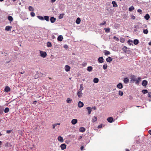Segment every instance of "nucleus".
Here are the masks:
<instances>
[{"label": "nucleus", "mask_w": 151, "mask_h": 151, "mask_svg": "<svg viewBox=\"0 0 151 151\" xmlns=\"http://www.w3.org/2000/svg\"><path fill=\"white\" fill-rule=\"evenodd\" d=\"M131 82L134 83V82H135V84L137 85H138L139 83L141 80V77H138L137 78V76L134 75H131Z\"/></svg>", "instance_id": "f257e3e1"}, {"label": "nucleus", "mask_w": 151, "mask_h": 151, "mask_svg": "<svg viewBox=\"0 0 151 151\" xmlns=\"http://www.w3.org/2000/svg\"><path fill=\"white\" fill-rule=\"evenodd\" d=\"M122 50L124 51V52L129 54L131 51L129 50V48H128L125 46H124L122 48Z\"/></svg>", "instance_id": "f03ea898"}, {"label": "nucleus", "mask_w": 151, "mask_h": 151, "mask_svg": "<svg viewBox=\"0 0 151 151\" xmlns=\"http://www.w3.org/2000/svg\"><path fill=\"white\" fill-rule=\"evenodd\" d=\"M40 56H41L42 58H45L47 55V53L45 52L41 51H40Z\"/></svg>", "instance_id": "7ed1b4c3"}, {"label": "nucleus", "mask_w": 151, "mask_h": 151, "mask_svg": "<svg viewBox=\"0 0 151 151\" xmlns=\"http://www.w3.org/2000/svg\"><path fill=\"white\" fill-rule=\"evenodd\" d=\"M107 120L108 121V122L109 123H112L114 122V118L112 117H110L108 118Z\"/></svg>", "instance_id": "20e7f679"}, {"label": "nucleus", "mask_w": 151, "mask_h": 151, "mask_svg": "<svg viewBox=\"0 0 151 151\" xmlns=\"http://www.w3.org/2000/svg\"><path fill=\"white\" fill-rule=\"evenodd\" d=\"M148 82L146 80H144L142 81V85L143 86H146Z\"/></svg>", "instance_id": "39448f33"}, {"label": "nucleus", "mask_w": 151, "mask_h": 151, "mask_svg": "<svg viewBox=\"0 0 151 151\" xmlns=\"http://www.w3.org/2000/svg\"><path fill=\"white\" fill-rule=\"evenodd\" d=\"M70 67L68 65H66L65 67V69L66 72H68L70 71Z\"/></svg>", "instance_id": "423d86ee"}, {"label": "nucleus", "mask_w": 151, "mask_h": 151, "mask_svg": "<svg viewBox=\"0 0 151 151\" xmlns=\"http://www.w3.org/2000/svg\"><path fill=\"white\" fill-rule=\"evenodd\" d=\"M104 59L102 57H100L98 59V62L100 63H102L104 62Z\"/></svg>", "instance_id": "0eeeda50"}, {"label": "nucleus", "mask_w": 151, "mask_h": 151, "mask_svg": "<svg viewBox=\"0 0 151 151\" xmlns=\"http://www.w3.org/2000/svg\"><path fill=\"white\" fill-rule=\"evenodd\" d=\"M84 105V104L83 102H81V101H79L78 104V105L79 107L81 108Z\"/></svg>", "instance_id": "6e6552de"}, {"label": "nucleus", "mask_w": 151, "mask_h": 151, "mask_svg": "<svg viewBox=\"0 0 151 151\" xmlns=\"http://www.w3.org/2000/svg\"><path fill=\"white\" fill-rule=\"evenodd\" d=\"M56 19L53 17H51L50 18V21L52 23H54Z\"/></svg>", "instance_id": "1a4fd4ad"}, {"label": "nucleus", "mask_w": 151, "mask_h": 151, "mask_svg": "<svg viewBox=\"0 0 151 151\" xmlns=\"http://www.w3.org/2000/svg\"><path fill=\"white\" fill-rule=\"evenodd\" d=\"M12 28V27L11 26H6L5 27V30L7 31H10L11 30V28Z\"/></svg>", "instance_id": "9d476101"}, {"label": "nucleus", "mask_w": 151, "mask_h": 151, "mask_svg": "<svg viewBox=\"0 0 151 151\" xmlns=\"http://www.w3.org/2000/svg\"><path fill=\"white\" fill-rule=\"evenodd\" d=\"M60 147L62 150H64L66 148V145L65 144H62L60 145Z\"/></svg>", "instance_id": "9b49d317"}, {"label": "nucleus", "mask_w": 151, "mask_h": 151, "mask_svg": "<svg viewBox=\"0 0 151 151\" xmlns=\"http://www.w3.org/2000/svg\"><path fill=\"white\" fill-rule=\"evenodd\" d=\"M78 122V120L76 119H73L71 121V123L73 125L75 124Z\"/></svg>", "instance_id": "f8f14e48"}, {"label": "nucleus", "mask_w": 151, "mask_h": 151, "mask_svg": "<svg viewBox=\"0 0 151 151\" xmlns=\"http://www.w3.org/2000/svg\"><path fill=\"white\" fill-rule=\"evenodd\" d=\"M117 87L119 89H122L123 88L122 84L121 83H119L117 85Z\"/></svg>", "instance_id": "ddd939ff"}, {"label": "nucleus", "mask_w": 151, "mask_h": 151, "mask_svg": "<svg viewBox=\"0 0 151 151\" xmlns=\"http://www.w3.org/2000/svg\"><path fill=\"white\" fill-rule=\"evenodd\" d=\"M10 91V88L8 86H6L5 89H4V91L6 92H8Z\"/></svg>", "instance_id": "4468645a"}, {"label": "nucleus", "mask_w": 151, "mask_h": 151, "mask_svg": "<svg viewBox=\"0 0 151 151\" xmlns=\"http://www.w3.org/2000/svg\"><path fill=\"white\" fill-rule=\"evenodd\" d=\"M124 83L125 84H127L129 83V80L127 78H125L123 80Z\"/></svg>", "instance_id": "2eb2a0df"}, {"label": "nucleus", "mask_w": 151, "mask_h": 151, "mask_svg": "<svg viewBox=\"0 0 151 151\" xmlns=\"http://www.w3.org/2000/svg\"><path fill=\"white\" fill-rule=\"evenodd\" d=\"M86 109L88 110V114H90L91 113V111L92 110L91 108L90 107H88L86 108Z\"/></svg>", "instance_id": "dca6fc26"}, {"label": "nucleus", "mask_w": 151, "mask_h": 151, "mask_svg": "<svg viewBox=\"0 0 151 151\" xmlns=\"http://www.w3.org/2000/svg\"><path fill=\"white\" fill-rule=\"evenodd\" d=\"M63 39V37L62 35H60L58 37L57 39L58 41H61Z\"/></svg>", "instance_id": "f3484780"}, {"label": "nucleus", "mask_w": 151, "mask_h": 151, "mask_svg": "<svg viewBox=\"0 0 151 151\" xmlns=\"http://www.w3.org/2000/svg\"><path fill=\"white\" fill-rule=\"evenodd\" d=\"M113 59L111 58L110 57H109L106 59V61L110 63V62Z\"/></svg>", "instance_id": "a211bd4d"}, {"label": "nucleus", "mask_w": 151, "mask_h": 151, "mask_svg": "<svg viewBox=\"0 0 151 151\" xmlns=\"http://www.w3.org/2000/svg\"><path fill=\"white\" fill-rule=\"evenodd\" d=\"M58 140L61 142H63V137L60 136L58 137Z\"/></svg>", "instance_id": "6ab92c4d"}, {"label": "nucleus", "mask_w": 151, "mask_h": 151, "mask_svg": "<svg viewBox=\"0 0 151 151\" xmlns=\"http://www.w3.org/2000/svg\"><path fill=\"white\" fill-rule=\"evenodd\" d=\"M133 43L135 45H137L139 43V41L137 39H134V40Z\"/></svg>", "instance_id": "aec40b11"}, {"label": "nucleus", "mask_w": 151, "mask_h": 151, "mask_svg": "<svg viewBox=\"0 0 151 151\" xmlns=\"http://www.w3.org/2000/svg\"><path fill=\"white\" fill-rule=\"evenodd\" d=\"M144 17L146 20H148L150 18V16L148 14H147L144 16Z\"/></svg>", "instance_id": "412c9836"}, {"label": "nucleus", "mask_w": 151, "mask_h": 151, "mask_svg": "<svg viewBox=\"0 0 151 151\" xmlns=\"http://www.w3.org/2000/svg\"><path fill=\"white\" fill-rule=\"evenodd\" d=\"M86 130V129L83 127H81L80 128L79 131L81 132H84Z\"/></svg>", "instance_id": "4be33fe9"}, {"label": "nucleus", "mask_w": 151, "mask_h": 151, "mask_svg": "<svg viewBox=\"0 0 151 151\" xmlns=\"http://www.w3.org/2000/svg\"><path fill=\"white\" fill-rule=\"evenodd\" d=\"M82 91H79L77 93V95L79 98H81L82 96Z\"/></svg>", "instance_id": "5701e85b"}, {"label": "nucleus", "mask_w": 151, "mask_h": 151, "mask_svg": "<svg viewBox=\"0 0 151 151\" xmlns=\"http://www.w3.org/2000/svg\"><path fill=\"white\" fill-rule=\"evenodd\" d=\"M8 19L9 20L10 22L12 21L13 20V19L12 16H8L7 17Z\"/></svg>", "instance_id": "b1692460"}, {"label": "nucleus", "mask_w": 151, "mask_h": 151, "mask_svg": "<svg viewBox=\"0 0 151 151\" xmlns=\"http://www.w3.org/2000/svg\"><path fill=\"white\" fill-rule=\"evenodd\" d=\"M112 3L113 5V6L114 7H117L118 5L116 1H112Z\"/></svg>", "instance_id": "393cba45"}, {"label": "nucleus", "mask_w": 151, "mask_h": 151, "mask_svg": "<svg viewBox=\"0 0 151 151\" xmlns=\"http://www.w3.org/2000/svg\"><path fill=\"white\" fill-rule=\"evenodd\" d=\"M81 21V20L80 18L79 17H78L77 19L76 22V23H77V24H79L80 23Z\"/></svg>", "instance_id": "a878e982"}, {"label": "nucleus", "mask_w": 151, "mask_h": 151, "mask_svg": "<svg viewBox=\"0 0 151 151\" xmlns=\"http://www.w3.org/2000/svg\"><path fill=\"white\" fill-rule=\"evenodd\" d=\"M44 20H45L47 21H49V17L48 16H45L44 17Z\"/></svg>", "instance_id": "bb28decb"}, {"label": "nucleus", "mask_w": 151, "mask_h": 151, "mask_svg": "<svg viewBox=\"0 0 151 151\" xmlns=\"http://www.w3.org/2000/svg\"><path fill=\"white\" fill-rule=\"evenodd\" d=\"M93 68L91 66H88L87 68V70L88 72H91L92 71Z\"/></svg>", "instance_id": "cd10ccee"}, {"label": "nucleus", "mask_w": 151, "mask_h": 151, "mask_svg": "<svg viewBox=\"0 0 151 151\" xmlns=\"http://www.w3.org/2000/svg\"><path fill=\"white\" fill-rule=\"evenodd\" d=\"M104 30L106 33H109L110 32V29L108 27L107 28H104Z\"/></svg>", "instance_id": "c85d7f7f"}, {"label": "nucleus", "mask_w": 151, "mask_h": 151, "mask_svg": "<svg viewBox=\"0 0 151 151\" xmlns=\"http://www.w3.org/2000/svg\"><path fill=\"white\" fill-rule=\"evenodd\" d=\"M99 79L97 78H94L93 80V81L95 83H97L99 82Z\"/></svg>", "instance_id": "c756f323"}, {"label": "nucleus", "mask_w": 151, "mask_h": 151, "mask_svg": "<svg viewBox=\"0 0 151 151\" xmlns=\"http://www.w3.org/2000/svg\"><path fill=\"white\" fill-rule=\"evenodd\" d=\"M97 120V117H96L95 116H94L93 118V119H92V122H94L96 121Z\"/></svg>", "instance_id": "7c9ffc66"}, {"label": "nucleus", "mask_w": 151, "mask_h": 151, "mask_svg": "<svg viewBox=\"0 0 151 151\" xmlns=\"http://www.w3.org/2000/svg\"><path fill=\"white\" fill-rule=\"evenodd\" d=\"M104 53L105 54V55H109L110 54V52L106 50L104 51Z\"/></svg>", "instance_id": "2f4dec72"}, {"label": "nucleus", "mask_w": 151, "mask_h": 151, "mask_svg": "<svg viewBox=\"0 0 151 151\" xmlns=\"http://www.w3.org/2000/svg\"><path fill=\"white\" fill-rule=\"evenodd\" d=\"M83 85L82 84H81L80 85V89L79 90V91H82L83 90Z\"/></svg>", "instance_id": "473e14b6"}, {"label": "nucleus", "mask_w": 151, "mask_h": 151, "mask_svg": "<svg viewBox=\"0 0 151 151\" xmlns=\"http://www.w3.org/2000/svg\"><path fill=\"white\" fill-rule=\"evenodd\" d=\"M9 111V109L8 107H6L5 108L4 110V112L5 113H8Z\"/></svg>", "instance_id": "72a5a7b5"}, {"label": "nucleus", "mask_w": 151, "mask_h": 151, "mask_svg": "<svg viewBox=\"0 0 151 151\" xmlns=\"http://www.w3.org/2000/svg\"><path fill=\"white\" fill-rule=\"evenodd\" d=\"M47 45L48 47H50L52 46V44L51 42H48L47 43Z\"/></svg>", "instance_id": "f704fd0d"}, {"label": "nucleus", "mask_w": 151, "mask_h": 151, "mask_svg": "<svg viewBox=\"0 0 151 151\" xmlns=\"http://www.w3.org/2000/svg\"><path fill=\"white\" fill-rule=\"evenodd\" d=\"M37 17L39 19H40L41 20H44V17L41 16H37Z\"/></svg>", "instance_id": "c9c22d12"}, {"label": "nucleus", "mask_w": 151, "mask_h": 151, "mask_svg": "<svg viewBox=\"0 0 151 151\" xmlns=\"http://www.w3.org/2000/svg\"><path fill=\"white\" fill-rule=\"evenodd\" d=\"M134 9V7L133 6H131L129 9V11L130 12H131Z\"/></svg>", "instance_id": "e433bc0d"}, {"label": "nucleus", "mask_w": 151, "mask_h": 151, "mask_svg": "<svg viewBox=\"0 0 151 151\" xmlns=\"http://www.w3.org/2000/svg\"><path fill=\"white\" fill-rule=\"evenodd\" d=\"M142 92L143 94H146L148 93V91L147 89H144L142 91Z\"/></svg>", "instance_id": "4c0bfd02"}, {"label": "nucleus", "mask_w": 151, "mask_h": 151, "mask_svg": "<svg viewBox=\"0 0 151 151\" xmlns=\"http://www.w3.org/2000/svg\"><path fill=\"white\" fill-rule=\"evenodd\" d=\"M140 139L137 140L136 141L135 143L137 145L140 144Z\"/></svg>", "instance_id": "58836bf2"}, {"label": "nucleus", "mask_w": 151, "mask_h": 151, "mask_svg": "<svg viewBox=\"0 0 151 151\" xmlns=\"http://www.w3.org/2000/svg\"><path fill=\"white\" fill-rule=\"evenodd\" d=\"M64 14H60L58 17V18L59 19H61L63 18V17Z\"/></svg>", "instance_id": "ea45409f"}, {"label": "nucleus", "mask_w": 151, "mask_h": 151, "mask_svg": "<svg viewBox=\"0 0 151 151\" xmlns=\"http://www.w3.org/2000/svg\"><path fill=\"white\" fill-rule=\"evenodd\" d=\"M29 9L30 11H33L34 10L33 8L31 6H29Z\"/></svg>", "instance_id": "a19ab883"}, {"label": "nucleus", "mask_w": 151, "mask_h": 151, "mask_svg": "<svg viewBox=\"0 0 151 151\" xmlns=\"http://www.w3.org/2000/svg\"><path fill=\"white\" fill-rule=\"evenodd\" d=\"M143 33L145 34H147L148 33V30L147 29H145L143 30Z\"/></svg>", "instance_id": "79ce46f5"}, {"label": "nucleus", "mask_w": 151, "mask_h": 151, "mask_svg": "<svg viewBox=\"0 0 151 151\" xmlns=\"http://www.w3.org/2000/svg\"><path fill=\"white\" fill-rule=\"evenodd\" d=\"M119 95H120L121 96H123V93L122 91H119V93H118Z\"/></svg>", "instance_id": "37998d69"}, {"label": "nucleus", "mask_w": 151, "mask_h": 151, "mask_svg": "<svg viewBox=\"0 0 151 151\" xmlns=\"http://www.w3.org/2000/svg\"><path fill=\"white\" fill-rule=\"evenodd\" d=\"M72 101V100L70 99V98H68L66 101L68 103H70L71 101Z\"/></svg>", "instance_id": "c03bdc74"}, {"label": "nucleus", "mask_w": 151, "mask_h": 151, "mask_svg": "<svg viewBox=\"0 0 151 151\" xmlns=\"http://www.w3.org/2000/svg\"><path fill=\"white\" fill-rule=\"evenodd\" d=\"M46 76V75H45V74L41 73H40L39 74V76L40 77H43L44 76Z\"/></svg>", "instance_id": "a18cd8bd"}, {"label": "nucleus", "mask_w": 151, "mask_h": 151, "mask_svg": "<svg viewBox=\"0 0 151 151\" xmlns=\"http://www.w3.org/2000/svg\"><path fill=\"white\" fill-rule=\"evenodd\" d=\"M128 42L129 45H131L132 44V41L131 40H129L128 41Z\"/></svg>", "instance_id": "49530a36"}, {"label": "nucleus", "mask_w": 151, "mask_h": 151, "mask_svg": "<svg viewBox=\"0 0 151 151\" xmlns=\"http://www.w3.org/2000/svg\"><path fill=\"white\" fill-rule=\"evenodd\" d=\"M4 111V109L1 108H0V114H2Z\"/></svg>", "instance_id": "de8ad7c7"}, {"label": "nucleus", "mask_w": 151, "mask_h": 151, "mask_svg": "<svg viewBox=\"0 0 151 151\" xmlns=\"http://www.w3.org/2000/svg\"><path fill=\"white\" fill-rule=\"evenodd\" d=\"M103 69L104 70H106L107 68V64L104 65L103 66Z\"/></svg>", "instance_id": "09e8293b"}, {"label": "nucleus", "mask_w": 151, "mask_h": 151, "mask_svg": "<svg viewBox=\"0 0 151 151\" xmlns=\"http://www.w3.org/2000/svg\"><path fill=\"white\" fill-rule=\"evenodd\" d=\"M113 39L114 40H116L117 41H118L119 40V39L118 38L116 37L115 36L114 37Z\"/></svg>", "instance_id": "8fccbe9b"}, {"label": "nucleus", "mask_w": 151, "mask_h": 151, "mask_svg": "<svg viewBox=\"0 0 151 151\" xmlns=\"http://www.w3.org/2000/svg\"><path fill=\"white\" fill-rule=\"evenodd\" d=\"M30 15L32 17H34L35 16V13L34 12H31Z\"/></svg>", "instance_id": "3c124183"}, {"label": "nucleus", "mask_w": 151, "mask_h": 151, "mask_svg": "<svg viewBox=\"0 0 151 151\" xmlns=\"http://www.w3.org/2000/svg\"><path fill=\"white\" fill-rule=\"evenodd\" d=\"M106 24V22L105 21H104V22L100 23L99 24V25H100V26L104 25H105Z\"/></svg>", "instance_id": "603ef678"}, {"label": "nucleus", "mask_w": 151, "mask_h": 151, "mask_svg": "<svg viewBox=\"0 0 151 151\" xmlns=\"http://www.w3.org/2000/svg\"><path fill=\"white\" fill-rule=\"evenodd\" d=\"M148 97H149L151 98V92H148Z\"/></svg>", "instance_id": "864d4df0"}, {"label": "nucleus", "mask_w": 151, "mask_h": 151, "mask_svg": "<svg viewBox=\"0 0 151 151\" xmlns=\"http://www.w3.org/2000/svg\"><path fill=\"white\" fill-rule=\"evenodd\" d=\"M120 41L122 42H124V38L121 39Z\"/></svg>", "instance_id": "5fc2aeb1"}, {"label": "nucleus", "mask_w": 151, "mask_h": 151, "mask_svg": "<svg viewBox=\"0 0 151 151\" xmlns=\"http://www.w3.org/2000/svg\"><path fill=\"white\" fill-rule=\"evenodd\" d=\"M63 47L64 48L67 49L68 48V46L67 45H64Z\"/></svg>", "instance_id": "6e6d98bb"}, {"label": "nucleus", "mask_w": 151, "mask_h": 151, "mask_svg": "<svg viewBox=\"0 0 151 151\" xmlns=\"http://www.w3.org/2000/svg\"><path fill=\"white\" fill-rule=\"evenodd\" d=\"M12 131V130H7L6 131V133L9 134V133H10Z\"/></svg>", "instance_id": "4d7b16f0"}, {"label": "nucleus", "mask_w": 151, "mask_h": 151, "mask_svg": "<svg viewBox=\"0 0 151 151\" xmlns=\"http://www.w3.org/2000/svg\"><path fill=\"white\" fill-rule=\"evenodd\" d=\"M137 12L139 13L140 14H141L142 12V10L141 9H138L137 10Z\"/></svg>", "instance_id": "13d9d810"}, {"label": "nucleus", "mask_w": 151, "mask_h": 151, "mask_svg": "<svg viewBox=\"0 0 151 151\" xmlns=\"http://www.w3.org/2000/svg\"><path fill=\"white\" fill-rule=\"evenodd\" d=\"M102 124H101L100 125H99L98 126V128H102Z\"/></svg>", "instance_id": "bf43d9fd"}, {"label": "nucleus", "mask_w": 151, "mask_h": 151, "mask_svg": "<svg viewBox=\"0 0 151 151\" xmlns=\"http://www.w3.org/2000/svg\"><path fill=\"white\" fill-rule=\"evenodd\" d=\"M82 136H80L78 138V140L79 141L80 140L82 139Z\"/></svg>", "instance_id": "052dcab7"}, {"label": "nucleus", "mask_w": 151, "mask_h": 151, "mask_svg": "<svg viewBox=\"0 0 151 151\" xmlns=\"http://www.w3.org/2000/svg\"><path fill=\"white\" fill-rule=\"evenodd\" d=\"M131 18L133 19H135V17L133 15L131 16Z\"/></svg>", "instance_id": "680f3d73"}, {"label": "nucleus", "mask_w": 151, "mask_h": 151, "mask_svg": "<svg viewBox=\"0 0 151 151\" xmlns=\"http://www.w3.org/2000/svg\"><path fill=\"white\" fill-rule=\"evenodd\" d=\"M37 102V101H33L32 104H36Z\"/></svg>", "instance_id": "e2e57ef3"}, {"label": "nucleus", "mask_w": 151, "mask_h": 151, "mask_svg": "<svg viewBox=\"0 0 151 151\" xmlns=\"http://www.w3.org/2000/svg\"><path fill=\"white\" fill-rule=\"evenodd\" d=\"M60 123H56V124H53L54 125H55V127L57 125H60Z\"/></svg>", "instance_id": "0e129e2a"}, {"label": "nucleus", "mask_w": 151, "mask_h": 151, "mask_svg": "<svg viewBox=\"0 0 151 151\" xmlns=\"http://www.w3.org/2000/svg\"><path fill=\"white\" fill-rule=\"evenodd\" d=\"M56 0H51V2L52 3H53L54 2H55L56 1Z\"/></svg>", "instance_id": "69168bd1"}, {"label": "nucleus", "mask_w": 151, "mask_h": 151, "mask_svg": "<svg viewBox=\"0 0 151 151\" xmlns=\"http://www.w3.org/2000/svg\"><path fill=\"white\" fill-rule=\"evenodd\" d=\"M84 148V147L83 146H82L81 147V150H83V149Z\"/></svg>", "instance_id": "338daca9"}, {"label": "nucleus", "mask_w": 151, "mask_h": 151, "mask_svg": "<svg viewBox=\"0 0 151 151\" xmlns=\"http://www.w3.org/2000/svg\"><path fill=\"white\" fill-rule=\"evenodd\" d=\"M149 133L150 135H151V129L149 131Z\"/></svg>", "instance_id": "774afa93"}]
</instances>
